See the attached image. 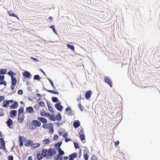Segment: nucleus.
<instances>
[{
	"label": "nucleus",
	"mask_w": 160,
	"mask_h": 160,
	"mask_svg": "<svg viewBox=\"0 0 160 160\" xmlns=\"http://www.w3.org/2000/svg\"><path fill=\"white\" fill-rule=\"evenodd\" d=\"M72 140V139L69 138H66L65 139V142H67L69 141H70Z\"/></svg>",
	"instance_id": "obj_56"
},
{
	"label": "nucleus",
	"mask_w": 160,
	"mask_h": 160,
	"mask_svg": "<svg viewBox=\"0 0 160 160\" xmlns=\"http://www.w3.org/2000/svg\"><path fill=\"white\" fill-rule=\"evenodd\" d=\"M37 119L40 122H41L43 124H45L47 122V119L46 118L43 117H38L37 118Z\"/></svg>",
	"instance_id": "obj_14"
},
{
	"label": "nucleus",
	"mask_w": 160,
	"mask_h": 160,
	"mask_svg": "<svg viewBox=\"0 0 160 160\" xmlns=\"http://www.w3.org/2000/svg\"><path fill=\"white\" fill-rule=\"evenodd\" d=\"M74 113V111L71 110L70 111V112H69L68 114V115H70L72 116L73 115V113Z\"/></svg>",
	"instance_id": "obj_46"
},
{
	"label": "nucleus",
	"mask_w": 160,
	"mask_h": 160,
	"mask_svg": "<svg viewBox=\"0 0 160 160\" xmlns=\"http://www.w3.org/2000/svg\"><path fill=\"white\" fill-rule=\"evenodd\" d=\"M48 19L50 22H52L53 21V18L52 17L50 16L48 18Z\"/></svg>",
	"instance_id": "obj_61"
},
{
	"label": "nucleus",
	"mask_w": 160,
	"mask_h": 160,
	"mask_svg": "<svg viewBox=\"0 0 160 160\" xmlns=\"http://www.w3.org/2000/svg\"><path fill=\"white\" fill-rule=\"evenodd\" d=\"M43 156H42L40 153H38L37 155V158L38 160H41L43 158Z\"/></svg>",
	"instance_id": "obj_34"
},
{
	"label": "nucleus",
	"mask_w": 160,
	"mask_h": 160,
	"mask_svg": "<svg viewBox=\"0 0 160 160\" xmlns=\"http://www.w3.org/2000/svg\"><path fill=\"white\" fill-rule=\"evenodd\" d=\"M5 97L3 96H0V103H1L2 101H4L5 99Z\"/></svg>",
	"instance_id": "obj_53"
},
{
	"label": "nucleus",
	"mask_w": 160,
	"mask_h": 160,
	"mask_svg": "<svg viewBox=\"0 0 160 160\" xmlns=\"http://www.w3.org/2000/svg\"><path fill=\"white\" fill-rule=\"evenodd\" d=\"M25 112L27 113H34L33 108L32 106L26 107Z\"/></svg>",
	"instance_id": "obj_13"
},
{
	"label": "nucleus",
	"mask_w": 160,
	"mask_h": 160,
	"mask_svg": "<svg viewBox=\"0 0 160 160\" xmlns=\"http://www.w3.org/2000/svg\"><path fill=\"white\" fill-rule=\"evenodd\" d=\"M73 144H74V148L75 149L79 148L80 146H79V144L78 142H73Z\"/></svg>",
	"instance_id": "obj_39"
},
{
	"label": "nucleus",
	"mask_w": 160,
	"mask_h": 160,
	"mask_svg": "<svg viewBox=\"0 0 160 160\" xmlns=\"http://www.w3.org/2000/svg\"><path fill=\"white\" fill-rule=\"evenodd\" d=\"M71 108L70 106H68L67 108H66L65 109V111L66 112H68L69 111H71Z\"/></svg>",
	"instance_id": "obj_48"
},
{
	"label": "nucleus",
	"mask_w": 160,
	"mask_h": 160,
	"mask_svg": "<svg viewBox=\"0 0 160 160\" xmlns=\"http://www.w3.org/2000/svg\"><path fill=\"white\" fill-rule=\"evenodd\" d=\"M38 103L42 107H44L45 106L44 103L42 101H41L39 102H38Z\"/></svg>",
	"instance_id": "obj_41"
},
{
	"label": "nucleus",
	"mask_w": 160,
	"mask_h": 160,
	"mask_svg": "<svg viewBox=\"0 0 160 160\" xmlns=\"http://www.w3.org/2000/svg\"><path fill=\"white\" fill-rule=\"evenodd\" d=\"M52 93L54 94H57V95L59 94V92L58 91H56L53 90H52Z\"/></svg>",
	"instance_id": "obj_55"
},
{
	"label": "nucleus",
	"mask_w": 160,
	"mask_h": 160,
	"mask_svg": "<svg viewBox=\"0 0 160 160\" xmlns=\"http://www.w3.org/2000/svg\"><path fill=\"white\" fill-rule=\"evenodd\" d=\"M51 142V140L50 138H48L44 139L43 140V144H49Z\"/></svg>",
	"instance_id": "obj_29"
},
{
	"label": "nucleus",
	"mask_w": 160,
	"mask_h": 160,
	"mask_svg": "<svg viewBox=\"0 0 160 160\" xmlns=\"http://www.w3.org/2000/svg\"><path fill=\"white\" fill-rule=\"evenodd\" d=\"M67 46L68 48L71 50L72 51H74V47L72 44L68 43L67 44Z\"/></svg>",
	"instance_id": "obj_28"
},
{
	"label": "nucleus",
	"mask_w": 160,
	"mask_h": 160,
	"mask_svg": "<svg viewBox=\"0 0 160 160\" xmlns=\"http://www.w3.org/2000/svg\"><path fill=\"white\" fill-rule=\"evenodd\" d=\"M8 13L9 16L12 17L16 18L18 20H20L19 17L16 14L14 13L13 11H8Z\"/></svg>",
	"instance_id": "obj_12"
},
{
	"label": "nucleus",
	"mask_w": 160,
	"mask_h": 160,
	"mask_svg": "<svg viewBox=\"0 0 160 160\" xmlns=\"http://www.w3.org/2000/svg\"><path fill=\"white\" fill-rule=\"evenodd\" d=\"M6 123L7 124L8 127L9 128L11 129L13 128L12 125L13 124V122L12 119L9 118L7 121L6 122Z\"/></svg>",
	"instance_id": "obj_7"
},
{
	"label": "nucleus",
	"mask_w": 160,
	"mask_h": 160,
	"mask_svg": "<svg viewBox=\"0 0 160 160\" xmlns=\"http://www.w3.org/2000/svg\"><path fill=\"white\" fill-rule=\"evenodd\" d=\"M52 123H49L48 124H44L42 126V127L45 129H49V128L50 126H52Z\"/></svg>",
	"instance_id": "obj_25"
},
{
	"label": "nucleus",
	"mask_w": 160,
	"mask_h": 160,
	"mask_svg": "<svg viewBox=\"0 0 160 160\" xmlns=\"http://www.w3.org/2000/svg\"><path fill=\"white\" fill-rule=\"evenodd\" d=\"M24 113H23L22 115H20L19 117L18 116L17 118L18 121L20 123H22L24 120Z\"/></svg>",
	"instance_id": "obj_17"
},
{
	"label": "nucleus",
	"mask_w": 160,
	"mask_h": 160,
	"mask_svg": "<svg viewBox=\"0 0 160 160\" xmlns=\"http://www.w3.org/2000/svg\"><path fill=\"white\" fill-rule=\"evenodd\" d=\"M49 28L51 29H52L53 32L58 36V33L57 32V30L55 29V26L53 25L50 26Z\"/></svg>",
	"instance_id": "obj_26"
},
{
	"label": "nucleus",
	"mask_w": 160,
	"mask_h": 160,
	"mask_svg": "<svg viewBox=\"0 0 160 160\" xmlns=\"http://www.w3.org/2000/svg\"><path fill=\"white\" fill-rule=\"evenodd\" d=\"M31 125L30 124V122L29 121H28L27 122V126L28 127L29 129H31Z\"/></svg>",
	"instance_id": "obj_57"
},
{
	"label": "nucleus",
	"mask_w": 160,
	"mask_h": 160,
	"mask_svg": "<svg viewBox=\"0 0 160 160\" xmlns=\"http://www.w3.org/2000/svg\"><path fill=\"white\" fill-rule=\"evenodd\" d=\"M18 104L17 102L14 101L13 103L9 106V108L11 109H16L18 107Z\"/></svg>",
	"instance_id": "obj_11"
},
{
	"label": "nucleus",
	"mask_w": 160,
	"mask_h": 160,
	"mask_svg": "<svg viewBox=\"0 0 160 160\" xmlns=\"http://www.w3.org/2000/svg\"><path fill=\"white\" fill-rule=\"evenodd\" d=\"M42 110L43 111H41L40 112V115L43 117H47V115H45L46 113L45 112V111L43 109H42Z\"/></svg>",
	"instance_id": "obj_36"
},
{
	"label": "nucleus",
	"mask_w": 160,
	"mask_h": 160,
	"mask_svg": "<svg viewBox=\"0 0 160 160\" xmlns=\"http://www.w3.org/2000/svg\"><path fill=\"white\" fill-rule=\"evenodd\" d=\"M68 136V132H66L63 134L62 135V137L64 138H67Z\"/></svg>",
	"instance_id": "obj_50"
},
{
	"label": "nucleus",
	"mask_w": 160,
	"mask_h": 160,
	"mask_svg": "<svg viewBox=\"0 0 160 160\" xmlns=\"http://www.w3.org/2000/svg\"><path fill=\"white\" fill-rule=\"evenodd\" d=\"M33 107L35 109H36L37 110H39L40 108V106L37 104L35 105Z\"/></svg>",
	"instance_id": "obj_49"
},
{
	"label": "nucleus",
	"mask_w": 160,
	"mask_h": 160,
	"mask_svg": "<svg viewBox=\"0 0 160 160\" xmlns=\"http://www.w3.org/2000/svg\"><path fill=\"white\" fill-rule=\"evenodd\" d=\"M78 156V154L76 152H73V153L69 155V158H70L71 159L74 160V158H76Z\"/></svg>",
	"instance_id": "obj_23"
},
{
	"label": "nucleus",
	"mask_w": 160,
	"mask_h": 160,
	"mask_svg": "<svg viewBox=\"0 0 160 160\" xmlns=\"http://www.w3.org/2000/svg\"><path fill=\"white\" fill-rule=\"evenodd\" d=\"M80 125V123L79 121L77 120L74 121L73 122V126L75 128H78Z\"/></svg>",
	"instance_id": "obj_18"
},
{
	"label": "nucleus",
	"mask_w": 160,
	"mask_h": 160,
	"mask_svg": "<svg viewBox=\"0 0 160 160\" xmlns=\"http://www.w3.org/2000/svg\"><path fill=\"white\" fill-rule=\"evenodd\" d=\"M7 74L11 77L12 76H16L17 75V73L14 72L11 70H10L7 73Z\"/></svg>",
	"instance_id": "obj_24"
},
{
	"label": "nucleus",
	"mask_w": 160,
	"mask_h": 160,
	"mask_svg": "<svg viewBox=\"0 0 160 160\" xmlns=\"http://www.w3.org/2000/svg\"><path fill=\"white\" fill-rule=\"evenodd\" d=\"M1 148L4 151L6 152H8V151L7 150L6 147H5V145H4L3 146H1Z\"/></svg>",
	"instance_id": "obj_45"
},
{
	"label": "nucleus",
	"mask_w": 160,
	"mask_h": 160,
	"mask_svg": "<svg viewBox=\"0 0 160 160\" xmlns=\"http://www.w3.org/2000/svg\"><path fill=\"white\" fill-rule=\"evenodd\" d=\"M62 144V141H60L55 144L54 147L56 150L60 149V147Z\"/></svg>",
	"instance_id": "obj_19"
},
{
	"label": "nucleus",
	"mask_w": 160,
	"mask_h": 160,
	"mask_svg": "<svg viewBox=\"0 0 160 160\" xmlns=\"http://www.w3.org/2000/svg\"><path fill=\"white\" fill-rule=\"evenodd\" d=\"M23 141L24 143V145L26 147H31L32 148L33 146H34L33 142L30 140L27 139L24 137H23Z\"/></svg>",
	"instance_id": "obj_2"
},
{
	"label": "nucleus",
	"mask_w": 160,
	"mask_h": 160,
	"mask_svg": "<svg viewBox=\"0 0 160 160\" xmlns=\"http://www.w3.org/2000/svg\"><path fill=\"white\" fill-rule=\"evenodd\" d=\"M16 86V85L13 84V85L12 84L10 86V88L12 90H13L14 88V87Z\"/></svg>",
	"instance_id": "obj_60"
},
{
	"label": "nucleus",
	"mask_w": 160,
	"mask_h": 160,
	"mask_svg": "<svg viewBox=\"0 0 160 160\" xmlns=\"http://www.w3.org/2000/svg\"><path fill=\"white\" fill-rule=\"evenodd\" d=\"M55 118L56 120L58 121H61L62 119V116L59 112H58V113L56 115Z\"/></svg>",
	"instance_id": "obj_21"
},
{
	"label": "nucleus",
	"mask_w": 160,
	"mask_h": 160,
	"mask_svg": "<svg viewBox=\"0 0 160 160\" xmlns=\"http://www.w3.org/2000/svg\"><path fill=\"white\" fill-rule=\"evenodd\" d=\"M23 137L24 136H22L20 135H19L18 137V144L19 146L20 147H22L23 145V142H24L23 141Z\"/></svg>",
	"instance_id": "obj_10"
},
{
	"label": "nucleus",
	"mask_w": 160,
	"mask_h": 160,
	"mask_svg": "<svg viewBox=\"0 0 160 160\" xmlns=\"http://www.w3.org/2000/svg\"><path fill=\"white\" fill-rule=\"evenodd\" d=\"M7 71V68H1L0 69V75H4Z\"/></svg>",
	"instance_id": "obj_27"
},
{
	"label": "nucleus",
	"mask_w": 160,
	"mask_h": 160,
	"mask_svg": "<svg viewBox=\"0 0 160 160\" xmlns=\"http://www.w3.org/2000/svg\"><path fill=\"white\" fill-rule=\"evenodd\" d=\"M92 93V91L91 90L87 91L85 93V97L86 99L88 100L90 98Z\"/></svg>",
	"instance_id": "obj_15"
},
{
	"label": "nucleus",
	"mask_w": 160,
	"mask_h": 160,
	"mask_svg": "<svg viewBox=\"0 0 160 160\" xmlns=\"http://www.w3.org/2000/svg\"><path fill=\"white\" fill-rule=\"evenodd\" d=\"M53 126V124H52V126H50V127L49 128V130L48 131V133L49 134H52L53 133L54 130Z\"/></svg>",
	"instance_id": "obj_31"
},
{
	"label": "nucleus",
	"mask_w": 160,
	"mask_h": 160,
	"mask_svg": "<svg viewBox=\"0 0 160 160\" xmlns=\"http://www.w3.org/2000/svg\"><path fill=\"white\" fill-rule=\"evenodd\" d=\"M104 82L108 84L111 87L112 86V82L111 78L107 76H105L104 78Z\"/></svg>",
	"instance_id": "obj_5"
},
{
	"label": "nucleus",
	"mask_w": 160,
	"mask_h": 160,
	"mask_svg": "<svg viewBox=\"0 0 160 160\" xmlns=\"http://www.w3.org/2000/svg\"><path fill=\"white\" fill-rule=\"evenodd\" d=\"M58 153L59 154V156H60L61 157H62L64 155V152L62 151L61 148L60 149H59L57 150Z\"/></svg>",
	"instance_id": "obj_30"
},
{
	"label": "nucleus",
	"mask_w": 160,
	"mask_h": 160,
	"mask_svg": "<svg viewBox=\"0 0 160 160\" xmlns=\"http://www.w3.org/2000/svg\"><path fill=\"white\" fill-rule=\"evenodd\" d=\"M22 75L24 79H30L32 77L31 74L28 71H24L22 72Z\"/></svg>",
	"instance_id": "obj_4"
},
{
	"label": "nucleus",
	"mask_w": 160,
	"mask_h": 160,
	"mask_svg": "<svg viewBox=\"0 0 160 160\" xmlns=\"http://www.w3.org/2000/svg\"><path fill=\"white\" fill-rule=\"evenodd\" d=\"M0 142L1 144V146L5 145V141L3 138H0Z\"/></svg>",
	"instance_id": "obj_38"
},
{
	"label": "nucleus",
	"mask_w": 160,
	"mask_h": 160,
	"mask_svg": "<svg viewBox=\"0 0 160 160\" xmlns=\"http://www.w3.org/2000/svg\"><path fill=\"white\" fill-rule=\"evenodd\" d=\"M23 92V90L22 89H19L18 91V94L20 95L22 94Z\"/></svg>",
	"instance_id": "obj_51"
},
{
	"label": "nucleus",
	"mask_w": 160,
	"mask_h": 160,
	"mask_svg": "<svg viewBox=\"0 0 160 160\" xmlns=\"http://www.w3.org/2000/svg\"><path fill=\"white\" fill-rule=\"evenodd\" d=\"M53 138L54 141H56L58 139L59 137L57 134H55L54 135Z\"/></svg>",
	"instance_id": "obj_43"
},
{
	"label": "nucleus",
	"mask_w": 160,
	"mask_h": 160,
	"mask_svg": "<svg viewBox=\"0 0 160 160\" xmlns=\"http://www.w3.org/2000/svg\"><path fill=\"white\" fill-rule=\"evenodd\" d=\"M48 118L51 121H54L56 120L55 116V115L52 116L51 115V116Z\"/></svg>",
	"instance_id": "obj_40"
},
{
	"label": "nucleus",
	"mask_w": 160,
	"mask_h": 160,
	"mask_svg": "<svg viewBox=\"0 0 160 160\" xmlns=\"http://www.w3.org/2000/svg\"><path fill=\"white\" fill-rule=\"evenodd\" d=\"M93 158H95V160H98V158L97 157L94 155H93L91 158V159H92Z\"/></svg>",
	"instance_id": "obj_62"
},
{
	"label": "nucleus",
	"mask_w": 160,
	"mask_h": 160,
	"mask_svg": "<svg viewBox=\"0 0 160 160\" xmlns=\"http://www.w3.org/2000/svg\"><path fill=\"white\" fill-rule=\"evenodd\" d=\"M5 79V76L4 75H0V81H3Z\"/></svg>",
	"instance_id": "obj_54"
},
{
	"label": "nucleus",
	"mask_w": 160,
	"mask_h": 160,
	"mask_svg": "<svg viewBox=\"0 0 160 160\" xmlns=\"http://www.w3.org/2000/svg\"><path fill=\"white\" fill-rule=\"evenodd\" d=\"M47 79L49 81L50 83L51 84V86H53L54 85L53 82V81L51 80V79L50 78H49L48 77H47Z\"/></svg>",
	"instance_id": "obj_47"
},
{
	"label": "nucleus",
	"mask_w": 160,
	"mask_h": 160,
	"mask_svg": "<svg viewBox=\"0 0 160 160\" xmlns=\"http://www.w3.org/2000/svg\"><path fill=\"white\" fill-rule=\"evenodd\" d=\"M42 78L41 77H40L39 75L38 74L35 75L33 77V79L34 80H40Z\"/></svg>",
	"instance_id": "obj_33"
},
{
	"label": "nucleus",
	"mask_w": 160,
	"mask_h": 160,
	"mask_svg": "<svg viewBox=\"0 0 160 160\" xmlns=\"http://www.w3.org/2000/svg\"><path fill=\"white\" fill-rule=\"evenodd\" d=\"M57 153L56 150L53 148H50L48 149L43 148L42 149V154L44 158L49 159L52 156Z\"/></svg>",
	"instance_id": "obj_1"
},
{
	"label": "nucleus",
	"mask_w": 160,
	"mask_h": 160,
	"mask_svg": "<svg viewBox=\"0 0 160 160\" xmlns=\"http://www.w3.org/2000/svg\"><path fill=\"white\" fill-rule=\"evenodd\" d=\"M85 149L83 150V158L85 160H88V155L87 152V150L88 151L87 147H84Z\"/></svg>",
	"instance_id": "obj_9"
},
{
	"label": "nucleus",
	"mask_w": 160,
	"mask_h": 160,
	"mask_svg": "<svg viewBox=\"0 0 160 160\" xmlns=\"http://www.w3.org/2000/svg\"><path fill=\"white\" fill-rule=\"evenodd\" d=\"M40 146L39 143H34V146H33L32 148V149H35V148L39 147Z\"/></svg>",
	"instance_id": "obj_35"
},
{
	"label": "nucleus",
	"mask_w": 160,
	"mask_h": 160,
	"mask_svg": "<svg viewBox=\"0 0 160 160\" xmlns=\"http://www.w3.org/2000/svg\"><path fill=\"white\" fill-rule=\"evenodd\" d=\"M61 158H62L61 156H59L58 155H55L53 158L54 160H59V158L61 159Z\"/></svg>",
	"instance_id": "obj_42"
},
{
	"label": "nucleus",
	"mask_w": 160,
	"mask_h": 160,
	"mask_svg": "<svg viewBox=\"0 0 160 160\" xmlns=\"http://www.w3.org/2000/svg\"><path fill=\"white\" fill-rule=\"evenodd\" d=\"M8 102L9 104L10 103H13V102H14V100L13 99L10 100H8Z\"/></svg>",
	"instance_id": "obj_64"
},
{
	"label": "nucleus",
	"mask_w": 160,
	"mask_h": 160,
	"mask_svg": "<svg viewBox=\"0 0 160 160\" xmlns=\"http://www.w3.org/2000/svg\"><path fill=\"white\" fill-rule=\"evenodd\" d=\"M119 144V141L118 140H117L115 142L114 144V145L116 147H117V146Z\"/></svg>",
	"instance_id": "obj_59"
},
{
	"label": "nucleus",
	"mask_w": 160,
	"mask_h": 160,
	"mask_svg": "<svg viewBox=\"0 0 160 160\" xmlns=\"http://www.w3.org/2000/svg\"><path fill=\"white\" fill-rule=\"evenodd\" d=\"M7 83L4 80H3V81H2V85H3L5 86H6L7 85Z\"/></svg>",
	"instance_id": "obj_58"
},
{
	"label": "nucleus",
	"mask_w": 160,
	"mask_h": 160,
	"mask_svg": "<svg viewBox=\"0 0 160 160\" xmlns=\"http://www.w3.org/2000/svg\"><path fill=\"white\" fill-rule=\"evenodd\" d=\"M61 102L59 101L54 105L55 108L58 111L62 112L63 108V107L61 105Z\"/></svg>",
	"instance_id": "obj_6"
},
{
	"label": "nucleus",
	"mask_w": 160,
	"mask_h": 160,
	"mask_svg": "<svg viewBox=\"0 0 160 160\" xmlns=\"http://www.w3.org/2000/svg\"><path fill=\"white\" fill-rule=\"evenodd\" d=\"M78 105L80 110L82 112L83 111V106L82 105L80 102L78 103Z\"/></svg>",
	"instance_id": "obj_44"
},
{
	"label": "nucleus",
	"mask_w": 160,
	"mask_h": 160,
	"mask_svg": "<svg viewBox=\"0 0 160 160\" xmlns=\"http://www.w3.org/2000/svg\"><path fill=\"white\" fill-rule=\"evenodd\" d=\"M11 84H12L13 85V84L16 85L17 82L16 77L12 76L11 77Z\"/></svg>",
	"instance_id": "obj_20"
},
{
	"label": "nucleus",
	"mask_w": 160,
	"mask_h": 160,
	"mask_svg": "<svg viewBox=\"0 0 160 160\" xmlns=\"http://www.w3.org/2000/svg\"><path fill=\"white\" fill-rule=\"evenodd\" d=\"M24 108L23 107L21 106L18 109V116L19 117L20 115H21V114L22 112H24Z\"/></svg>",
	"instance_id": "obj_22"
},
{
	"label": "nucleus",
	"mask_w": 160,
	"mask_h": 160,
	"mask_svg": "<svg viewBox=\"0 0 160 160\" xmlns=\"http://www.w3.org/2000/svg\"><path fill=\"white\" fill-rule=\"evenodd\" d=\"M79 137L80 140L82 141H83L85 140V135L84 134H82V135H80L79 136Z\"/></svg>",
	"instance_id": "obj_37"
},
{
	"label": "nucleus",
	"mask_w": 160,
	"mask_h": 160,
	"mask_svg": "<svg viewBox=\"0 0 160 160\" xmlns=\"http://www.w3.org/2000/svg\"><path fill=\"white\" fill-rule=\"evenodd\" d=\"M31 58L34 61L37 62H38L39 61V60L38 59H37L35 58Z\"/></svg>",
	"instance_id": "obj_63"
},
{
	"label": "nucleus",
	"mask_w": 160,
	"mask_h": 160,
	"mask_svg": "<svg viewBox=\"0 0 160 160\" xmlns=\"http://www.w3.org/2000/svg\"><path fill=\"white\" fill-rule=\"evenodd\" d=\"M8 160H13V157L12 155H10L8 156Z\"/></svg>",
	"instance_id": "obj_52"
},
{
	"label": "nucleus",
	"mask_w": 160,
	"mask_h": 160,
	"mask_svg": "<svg viewBox=\"0 0 160 160\" xmlns=\"http://www.w3.org/2000/svg\"><path fill=\"white\" fill-rule=\"evenodd\" d=\"M17 114V112L16 110H12L10 111L9 116L12 118L16 117Z\"/></svg>",
	"instance_id": "obj_8"
},
{
	"label": "nucleus",
	"mask_w": 160,
	"mask_h": 160,
	"mask_svg": "<svg viewBox=\"0 0 160 160\" xmlns=\"http://www.w3.org/2000/svg\"><path fill=\"white\" fill-rule=\"evenodd\" d=\"M9 106V104L8 100H5L3 101L2 103V107L7 108Z\"/></svg>",
	"instance_id": "obj_16"
},
{
	"label": "nucleus",
	"mask_w": 160,
	"mask_h": 160,
	"mask_svg": "<svg viewBox=\"0 0 160 160\" xmlns=\"http://www.w3.org/2000/svg\"><path fill=\"white\" fill-rule=\"evenodd\" d=\"M52 101L53 102H58L60 101L57 97H52Z\"/></svg>",
	"instance_id": "obj_32"
},
{
	"label": "nucleus",
	"mask_w": 160,
	"mask_h": 160,
	"mask_svg": "<svg viewBox=\"0 0 160 160\" xmlns=\"http://www.w3.org/2000/svg\"><path fill=\"white\" fill-rule=\"evenodd\" d=\"M31 125L32 126L31 130H33L35 129V128L34 127H40L41 125V123L38 120H33L32 121Z\"/></svg>",
	"instance_id": "obj_3"
}]
</instances>
